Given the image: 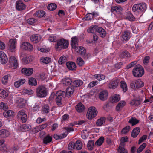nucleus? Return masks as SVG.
<instances>
[{
    "instance_id": "obj_1",
    "label": "nucleus",
    "mask_w": 153,
    "mask_h": 153,
    "mask_svg": "<svg viewBox=\"0 0 153 153\" xmlns=\"http://www.w3.org/2000/svg\"><path fill=\"white\" fill-rule=\"evenodd\" d=\"M36 95L39 98L45 97L48 94V91L46 87L44 85H40L36 90Z\"/></svg>"
},
{
    "instance_id": "obj_2",
    "label": "nucleus",
    "mask_w": 153,
    "mask_h": 153,
    "mask_svg": "<svg viewBox=\"0 0 153 153\" xmlns=\"http://www.w3.org/2000/svg\"><path fill=\"white\" fill-rule=\"evenodd\" d=\"M144 74L143 68L140 65H135L132 70L133 75L136 77H141Z\"/></svg>"
},
{
    "instance_id": "obj_3",
    "label": "nucleus",
    "mask_w": 153,
    "mask_h": 153,
    "mask_svg": "<svg viewBox=\"0 0 153 153\" xmlns=\"http://www.w3.org/2000/svg\"><path fill=\"white\" fill-rule=\"evenodd\" d=\"M146 8V4L144 3H141L134 4L132 7V10L133 12L141 13L142 12L145 11Z\"/></svg>"
},
{
    "instance_id": "obj_4",
    "label": "nucleus",
    "mask_w": 153,
    "mask_h": 153,
    "mask_svg": "<svg viewBox=\"0 0 153 153\" xmlns=\"http://www.w3.org/2000/svg\"><path fill=\"white\" fill-rule=\"evenodd\" d=\"M69 45L68 42L63 39H60L57 41L55 48L56 49L60 50L62 49L67 48Z\"/></svg>"
},
{
    "instance_id": "obj_5",
    "label": "nucleus",
    "mask_w": 153,
    "mask_h": 153,
    "mask_svg": "<svg viewBox=\"0 0 153 153\" xmlns=\"http://www.w3.org/2000/svg\"><path fill=\"white\" fill-rule=\"evenodd\" d=\"M144 85V83L140 79L134 80L131 82L130 84L131 88L134 90H137L143 86Z\"/></svg>"
},
{
    "instance_id": "obj_6",
    "label": "nucleus",
    "mask_w": 153,
    "mask_h": 153,
    "mask_svg": "<svg viewBox=\"0 0 153 153\" xmlns=\"http://www.w3.org/2000/svg\"><path fill=\"white\" fill-rule=\"evenodd\" d=\"M97 114L96 108L94 107H91L89 108L87 113V118L89 119H92L95 117Z\"/></svg>"
},
{
    "instance_id": "obj_7",
    "label": "nucleus",
    "mask_w": 153,
    "mask_h": 153,
    "mask_svg": "<svg viewBox=\"0 0 153 153\" xmlns=\"http://www.w3.org/2000/svg\"><path fill=\"white\" fill-rule=\"evenodd\" d=\"M20 48L24 50L31 51L33 49V45L27 42H22L20 45Z\"/></svg>"
},
{
    "instance_id": "obj_8",
    "label": "nucleus",
    "mask_w": 153,
    "mask_h": 153,
    "mask_svg": "<svg viewBox=\"0 0 153 153\" xmlns=\"http://www.w3.org/2000/svg\"><path fill=\"white\" fill-rule=\"evenodd\" d=\"M33 68H21V72L23 75L29 76L31 75L33 73Z\"/></svg>"
},
{
    "instance_id": "obj_9",
    "label": "nucleus",
    "mask_w": 153,
    "mask_h": 153,
    "mask_svg": "<svg viewBox=\"0 0 153 153\" xmlns=\"http://www.w3.org/2000/svg\"><path fill=\"white\" fill-rule=\"evenodd\" d=\"M16 43V39H13L12 40H10L8 44V48L11 52H13L15 51Z\"/></svg>"
},
{
    "instance_id": "obj_10",
    "label": "nucleus",
    "mask_w": 153,
    "mask_h": 153,
    "mask_svg": "<svg viewBox=\"0 0 153 153\" xmlns=\"http://www.w3.org/2000/svg\"><path fill=\"white\" fill-rule=\"evenodd\" d=\"M79 39L76 36L72 37L71 38V45L72 48L75 49L77 47Z\"/></svg>"
},
{
    "instance_id": "obj_11",
    "label": "nucleus",
    "mask_w": 153,
    "mask_h": 153,
    "mask_svg": "<svg viewBox=\"0 0 153 153\" xmlns=\"http://www.w3.org/2000/svg\"><path fill=\"white\" fill-rule=\"evenodd\" d=\"M119 82L118 79H113L109 83L108 87L110 88L114 89L118 86Z\"/></svg>"
},
{
    "instance_id": "obj_12",
    "label": "nucleus",
    "mask_w": 153,
    "mask_h": 153,
    "mask_svg": "<svg viewBox=\"0 0 153 153\" xmlns=\"http://www.w3.org/2000/svg\"><path fill=\"white\" fill-rule=\"evenodd\" d=\"M9 62L11 65H13L14 69L16 68L18 66L17 61L14 56H11L9 58Z\"/></svg>"
},
{
    "instance_id": "obj_13",
    "label": "nucleus",
    "mask_w": 153,
    "mask_h": 153,
    "mask_svg": "<svg viewBox=\"0 0 153 153\" xmlns=\"http://www.w3.org/2000/svg\"><path fill=\"white\" fill-rule=\"evenodd\" d=\"M131 33L128 30H127L124 32L122 35L123 41H127L128 40L131 36Z\"/></svg>"
},
{
    "instance_id": "obj_14",
    "label": "nucleus",
    "mask_w": 153,
    "mask_h": 153,
    "mask_svg": "<svg viewBox=\"0 0 153 153\" xmlns=\"http://www.w3.org/2000/svg\"><path fill=\"white\" fill-rule=\"evenodd\" d=\"M7 58L6 54L3 52H0V61L1 64L6 63L7 61Z\"/></svg>"
},
{
    "instance_id": "obj_15",
    "label": "nucleus",
    "mask_w": 153,
    "mask_h": 153,
    "mask_svg": "<svg viewBox=\"0 0 153 153\" xmlns=\"http://www.w3.org/2000/svg\"><path fill=\"white\" fill-rule=\"evenodd\" d=\"M74 85H71L68 87L66 89V95L68 97H70L73 94L74 90Z\"/></svg>"
},
{
    "instance_id": "obj_16",
    "label": "nucleus",
    "mask_w": 153,
    "mask_h": 153,
    "mask_svg": "<svg viewBox=\"0 0 153 153\" xmlns=\"http://www.w3.org/2000/svg\"><path fill=\"white\" fill-rule=\"evenodd\" d=\"M26 5H25L21 1H18L16 3V8L18 10H21L25 9Z\"/></svg>"
},
{
    "instance_id": "obj_17",
    "label": "nucleus",
    "mask_w": 153,
    "mask_h": 153,
    "mask_svg": "<svg viewBox=\"0 0 153 153\" xmlns=\"http://www.w3.org/2000/svg\"><path fill=\"white\" fill-rule=\"evenodd\" d=\"M41 37L39 35L37 34H34L32 35L30 37L31 41L34 43L38 42L41 39Z\"/></svg>"
},
{
    "instance_id": "obj_18",
    "label": "nucleus",
    "mask_w": 153,
    "mask_h": 153,
    "mask_svg": "<svg viewBox=\"0 0 153 153\" xmlns=\"http://www.w3.org/2000/svg\"><path fill=\"white\" fill-rule=\"evenodd\" d=\"M108 92L106 91H103L99 94V98L101 100L104 101L107 98Z\"/></svg>"
},
{
    "instance_id": "obj_19",
    "label": "nucleus",
    "mask_w": 153,
    "mask_h": 153,
    "mask_svg": "<svg viewBox=\"0 0 153 153\" xmlns=\"http://www.w3.org/2000/svg\"><path fill=\"white\" fill-rule=\"evenodd\" d=\"M67 67L70 70H75L76 68V65L75 63L73 62H67L66 63Z\"/></svg>"
},
{
    "instance_id": "obj_20",
    "label": "nucleus",
    "mask_w": 153,
    "mask_h": 153,
    "mask_svg": "<svg viewBox=\"0 0 153 153\" xmlns=\"http://www.w3.org/2000/svg\"><path fill=\"white\" fill-rule=\"evenodd\" d=\"M83 84V81L80 79H77L73 81L72 85H74V88L79 87L82 85Z\"/></svg>"
},
{
    "instance_id": "obj_21",
    "label": "nucleus",
    "mask_w": 153,
    "mask_h": 153,
    "mask_svg": "<svg viewBox=\"0 0 153 153\" xmlns=\"http://www.w3.org/2000/svg\"><path fill=\"white\" fill-rule=\"evenodd\" d=\"M17 101L18 103V106L19 107L22 108L25 106L26 103V101L23 98H19Z\"/></svg>"
},
{
    "instance_id": "obj_22",
    "label": "nucleus",
    "mask_w": 153,
    "mask_h": 153,
    "mask_svg": "<svg viewBox=\"0 0 153 153\" xmlns=\"http://www.w3.org/2000/svg\"><path fill=\"white\" fill-rule=\"evenodd\" d=\"M3 115L6 118H10L14 116V112L11 110H9L3 113Z\"/></svg>"
},
{
    "instance_id": "obj_23",
    "label": "nucleus",
    "mask_w": 153,
    "mask_h": 153,
    "mask_svg": "<svg viewBox=\"0 0 153 153\" xmlns=\"http://www.w3.org/2000/svg\"><path fill=\"white\" fill-rule=\"evenodd\" d=\"M8 131L5 129L0 130V137L1 138H6L9 135Z\"/></svg>"
},
{
    "instance_id": "obj_24",
    "label": "nucleus",
    "mask_w": 153,
    "mask_h": 153,
    "mask_svg": "<svg viewBox=\"0 0 153 153\" xmlns=\"http://www.w3.org/2000/svg\"><path fill=\"white\" fill-rule=\"evenodd\" d=\"M140 131L139 127H136L134 128L131 132V136L133 138L136 137L139 134Z\"/></svg>"
},
{
    "instance_id": "obj_25",
    "label": "nucleus",
    "mask_w": 153,
    "mask_h": 153,
    "mask_svg": "<svg viewBox=\"0 0 153 153\" xmlns=\"http://www.w3.org/2000/svg\"><path fill=\"white\" fill-rule=\"evenodd\" d=\"M123 9L120 6H112L111 9V11L112 12H115L119 13H120L122 11Z\"/></svg>"
},
{
    "instance_id": "obj_26",
    "label": "nucleus",
    "mask_w": 153,
    "mask_h": 153,
    "mask_svg": "<svg viewBox=\"0 0 153 153\" xmlns=\"http://www.w3.org/2000/svg\"><path fill=\"white\" fill-rule=\"evenodd\" d=\"M76 109L79 112H81L85 109L84 105L80 102L76 106Z\"/></svg>"
},
{
    "instance_id": "obj_27",
    "label": "nucleus",
    "mask_w": 153,
    "mask_h": 153,
    "mask_svg": "<svg viewBox=\"0 0 153 153\" xmlns=\"http://www.w3.org/2000/svg\"><path fill=\"white\" fill-rule=\"evenodd\" d=\"M97 32L99 33V35L102 38L105 37L106 35V32L102 28L98 27L97 28Z\"/></svg>"
},
{
    "instance_id": "obj_28",
    "label": "nucleus",
    "mask_w": 153,
    "mask_h": 153,
    "mask_svg": "<svg viewBox=\"0 0 153 153\" xmlns=\"http://www.w3.org/2000/svg\"><path fill=\"white\" fill-rule=\"evenodd\" d=\"M106 120L105 117H102L100 119H98L96 122V124L97 126H102L103 123H105Z\"/></svg>"
},
{
    "instance_id": "obj_29",
    "label": "nucleus",
    "mask_w": 153,
    "mask_h": 153,
    "mask_svg": "<svg viewBox=\"0 0 153 153\" xmlns=\"http://www.w3.org/2000/svg\"><path fill=\"white\" fill-rule=\"evenodd\" d=\"M31 128V126L29 124H25L20 127V129L22 131H28Z\"/></svg>"
},
{
    "instance_id": "obj_30",
    "label": "nucleus",
    "mask_w": 153,
    "mask_h": 153,
    "mask_svg": "<svg viewBox=\"0 0 153 153\" xmlns=\"http://www.w3.org/2000/svg\"><path fill=\"white\" fill-rule=\"evenodd\" d=\"M120 99V95L115 94L112 96L110 99L111 102L114 103L118 102Z\"/></svg>"
},
{
    "instance_id": "obj_31",
    "label": "nucleus",
    "mask_w": 153,
    "mask_h": 153,
    "mask_svg": "<svg viewBox=\"0 0 153 153\" xmlns=\"http://www.w3.org/2000/svg\"><path fill=\"white\" fill-rule=\"evenodd\" d=\"M126 18L131 21H134L135 20V18L130 11L127 12Z\"/></svg>"
},
{
    "instance_id": "obj_32",
    "label": "nucleus",
    "mask_w": 153,
    "mask_h": 153,
    "mask_svg": "<svg viewBox=\"0 0 153 153\" xmlns=\"http://www.w3.org/2000/svg\"><path fill=\"white\" fill-rule=\"evenodd\" d=\"M76 50L77 51V52H79L81 55H83L85 54V53L86 52L85 49L83 47L80 46H78L77 48H75Z\"/></svg>"
},
{
    "instance_id": "obj_33",
    "label": "nucleus",
    "mask_w": 153,
    "mask_h": 153,
    "mask_svg": "<svg viewBox=\"0 0 153 153\" xmlns=\"http://www.w3.org/2000/svg\"><path fill=\"white\" fill-rule=\"evenodd\" d=\"M97 25H94L92 26L89 27L87 30V31L88 33H94L96 31L97 32Z\"/></svg>"
},
{
    "instance_id": "obj_34",
    "label": "nucleus",
    "mask_w": 153,
    "mask_h": 153,
    "mask_svg": "<svg viewBox=\"0 0 153 153\" xmlns=\"http://www.w3.org/2000/svg\"><path fill=\"white\" fill-rule=\"evenodd\" d=\"M75 149L81 150L82 147V143L80 140H78L75 143Z\"/></svg>"
},
{
    "instance_id": "obj_35",
    "label": "nucleus",
    "mask_w": 153,
    "mask_h": 153,
    "mask_svg": "<svg viewBox=\"0 0 153 153\" xmlns=\"http://www.w3.org/2000/svg\"><path fill=\"white\" fill-rule=\"evenodd\" d=\"M72 81L69 78H65L63 80V83L64 85H72Z\"/></svg>"
},
{
    "instance_id": "obj_36",
    "label": "nucleus",
    "mask_w": 153,
    "mask_h": 153,
    "mask_svg": "<svg viewBox=\"0 0 153 153\" xmlns=\"http://www.w3.org/2000/svg\"><path fill=\"white\" fill-rule=\"evenodd\" d=\"M120 55L122 58H129L131 56L130 53L127 50H124L122 51Z\"/></svg>"
},
{
    "instance_id": "obj_37",
    "label": "nucleus",
    "mask_w": 153,
    "mask_h": 153,
    "mask_svg": "<svg viewBox=\"0 0 153 153\" xmlns=\"http://www.w3.org/2000/svg\"><path fill=\"white\" fill-rule=\"evenodd\" d=\"M125 102L123 101H121L118 103L116 107V110L118 111L121 110L125 106Z\"/></svg>"
},
{
    "instance_id": "obj_38",
    "label": "nucleus",
    "mask_w": 153,
    "mask_h": 153,
    "mask_svg": "<svg viewBox=\"0 0 153 153\" xmlns=\"http://www.w3.org/2000/svg\"><path fill=\"white\" fill-rule=\"evenodd\" d=\"M139 122V120L135 117H132L129 119L128 123L131 124L132 126H133L137 124Z\"/></svg>"
},
{
    "instance_id": "obj_39",
    "label": "nucleus",
    "mask_w": 153,
    "mask_h": 153,
    "mask_svg": "<svg viewBox=\"0 0 153 153\" xmlns=\"http://www.w3.org/2000/svg\"><path fill=\"white\" fill-rule=\"evenodd\" d=\"M45 12L43 10H39L36 12L34 14L35 16L38 17H42L45 16Z\"/></svg>"
},
{
    "instance_id": "obj_40",
    "label": "nucleus",
    "mask_w": 153,
    "mask_h": 153,
    "mask_svg": "<svg viewBox=\"0 0 153 153\" xmlns=\"http://www.w3.org/2000/svg\"><path fill=\"white\" fill-rule=\"evenodd\" d=\"M28 83L30 85L36 86L37 85V81L35 78L30 77L29 79Z\"/></svg>"
},
{
    "instance_id": "obj_41",
    "label": "nucleus",
    "mask_w": 153,
    "mask_h": 153,
    "mask_svg": "<svg viewBox=\"0 0 153 153\" xmlns=\"http://www.w3.org/2000/svg\"><path fill=\"white\" fill-rule=\"evenodd\" d=\"M120 85L124 92H125L127 91V85L125 82L121 81L120 83Z\"/></svg>"
},
{
    "instance_id": "obj_42",
    "label": "nucleus",
    "mask_w": 153,
    "mask_h": 153,
    "mask_svg": "<svg viewBox=\"0 0 153 153\" xmlns=\"http://www.w3.org/2000/svg\"><path fill=\"white\" fill-rule=\"evenodd\" d=\"M141 103V101L138 99H133L130 102V104L131 105H139Z\"/></svg>"
},
{
    "instance_id": "obj_43",
    "label": "nucleus",
    "mask_w": 153,
    "mask_h": 153,
    "mask_svg": "<svg viewBox=\"0 0 153 153\" xmlns=\"http://www.w3.org/2000/svg\"><path fill=\"white\" fill-rule=\"evenodd\" d=\"M56 8V4L54 3H51L49 4L47 7L48 9L51 11L54 10Z\"/></svg>"
},
{
    "instance_id": "obj_44",
    "label": "nucleus",
    "mask_w": 153,
    "mask_h": 153,
    "mask_svg": "<svg viewBox=\"0 0 153 153\" xmlns=\"http://www.w3.org/2000/svg\"><path fill=\"white\" fill-rule=\"evenodd\" d=\"M52 140V137L49 136H47L44 137L43 139V142L45 144H47L51 142Z\"/></svg>"
},
{
    "instance_id": "obj_45",
    "label": "nucleus",
    "mask_w": 153,
    "mask_h": 153,
    "mask_svg": "<svg viewBox=\"0 0 153 153\" xmlns=\"http://www.w3.org/2000/svg\"><path fill=\"white\" fill-rule=\"evenodd\" d=\"M40 60L41 62L46 64L51 61V59L49 57H42L40 59Z\"/></svg>"
},
{
    "instance_id": "obj_46",
    "label": "nucleus",
    "mask_w": 153,
    "mask_h": 153,
    "mask_svg": "<svg viewBox=\"0 0 153 153\" xmlns=\"http://www.w3.org/2000/svg\"><path fill=\"white\" fill-rule=\"evenodd\" d=\"M104 138L103 137L101 136L95 142V145L100 146L103 143Z\"/></svg>"
},
{
    "instance_id": "obj_47",
    "label": "nucleus",
    "mask_w": 153,
    "mask_h": 153,
    "mask_svg": "<svg viewBox=\"0 0 153 153\" xmlns=\"http://www.w3.org/2000/svg\"><path fill=\"white\" fill-rule=\"evenodd\" d=\"M130 129L131 127L130 126H127L122 130L121 133L123 134H125L130 130Z\"/></svg>"
},
{
    "instance_id": "obj_48",
    "label": "nucleus",
    "mask_w": 153,
    "mask_h": 153,
    "mask_svg": "<svg viewBox=\"0 0 153 153\" xmlns=\"http://www.w3.org/2000/svg\"><path fill=\"white\" fill-rule=\"evenodd\" d=\"M119 153H128V151L126 149L124 146H119L117 149Z\"/></svg>"
},
{
    "instance_id": "obj_49",
    "label": "nucleus",
    "mask_w": 153,
    "mask_h": 153,
    "mask_svg": "<svg viewBox=\"0 0 153 153\" xmlns=\"http://www.w3.org/2000/svg\"><path fill=\"white\" fill-rule=\"evenodd\" d=\"M76 63L79 66H82L85 64L84 61L81 57H78L77 59Z\"/></svg>"
},
{
    "instance_id": "obj_50",
    "label": "nucleus",
    "mask_w": 153,
    "mask_h": 153,
    "mask_svg": "<svg viewBox=\"0 0 153 153\" xmlns=\"http://www.w3.org/2000/svg\"><path fill=\"white\" fill-rule=\"evenodd\" d=\"M8 96V94L3 89H0V97L3 98H6Z\"/></svg>"
},
{
    "instance_id": "obj_51",
    "label": "nucleus",
    "mask_w": 153,
    "mask_h": 153,
    "mask_svg": "<svg viewBox=\"0 0 153 153\" xmlns=\"http://www.w3.org/2000/svg\"><path fill=\"white\" fill-rule=\"evenodd\" d=\"M94 77L99 81L104 80L105 78V76L103 75L95 74L94 75Z\"/></svg>"
},
{
    "instance_id": "obj_52",
    "label": "nucleus",
    "mask_w": 153,
    "mask_h": 153,
    "mask_svg": "<svg viewBox=\"0 0 153 153\" xmlns=\"http://www.w3.org/2000/svg\"><path fill=\"white\" fill-rule=\"evenodd\" d=\"M128 138L127 136L122 137L120 139V146H124V143L128 141Z\"/></svg>"
},
{
    "instance_id": "obj_53",
    "label": "nucleus",
    "mask_w": 153,
    "mask_h": 153,
    "mask_svg": "<svg viewBox=\"0 0 153 153\" xmlns=\"http://www.w3.org/2000/svg\"><path fill=\"white\" fill-rule=\"evenodd\" d=\"M94 141L93 140L89 141L87 144V147L89 150H92L94 145Z\"/></svg>"
},
{
    "instance_id": "obj_54",
    "label": "nucleus",
    "mask_w": 153,
    "mask_h": 153,
    "mask_svg": "<svg viewBox=\"0 0 153 153\" xmlns=\"http://www.w3.org/2000/svg\"><path fill=\"white\" fill-rule=\"evenodd\" d=\"M10 77L11 76L9 74H8L4 76L2 80V83L4 84H5L7 82L8 79L9 78H10Z\"/></svg>"
},
{
    "instance_id": "obj_55",
    "label": "nucleus",
    "mask_w": 153,
    "mask_h": 153,
    "mask_svg": "<svg viewBox=\"0 0 153 153\" xmlns=\"http://www.w3.org/2000/svg\"><path fill=\"white\" fill-rule=\"evenodd\" d=\"M146 144L145 143H143L141 145L139 148L137 149V153H140L145 148L146 146Z\"/></svg>"
},
{
    "instance_id": "obj_56",
    "label": "nucleus",
    "mask_w": 153,
    "mask_h": 153,
    "mask_svg": "<svg viewBox=\"0 0 153 153\" xmlns=\"http://www.w3.org/2000/svg\"><path fill=\"white\" fill-rule=\"evenodd\" d=\"M56 96H59L60 95L61 97H65L66 95V92H65V91H59L57 92L56 94Z\"/></svg>"
},
{
    "instance_id": "obj_57",
    "label": "nucleus",
    "mask_w": 153,
    "mask_h": 153,
    "mask_svg": "<svg viewBox=\"0 0 153 153\" xmlns=\"http://www.w3.org/2000/svg\"><path fill=\"white\" fill-rule=\"evenodd\" d=\"M56 96L57 97L56 98V101L57 105L59 106L61 105H62V97L60 95Z\"/></svg>"
},
{
    "instance_id": "obj_58",
    "label": "nucleus",
    "mask_w": 153,
    "mask_h": 153,
    "mask_svg": "<svg viewBox=\"0 0 153 153\" xmlns=\"http://www.w3.org/2000/svg\"><path fill=\"white\" fill-rule=\"evenodd\" d=\"M93 19L90 13H88L85 16L84 18H83V19L85 20L88 21L91 20Z\"/></svg>"
},
{
    "instance_id": "obj_59",
    "label": "nucleus",
    "mask_w": 153,
    "mask_h": 153,
    "mask_svg": "<svg viewBox=\"0 0 153 153\" xmlns=\"http://www.w3.org/2000/svg\"><path fill=\"white\" fill-rule=\"evenodd\" d=\"M0 109H3L6 111L7 109V105L6 103L1 102L0 103Z\"/></svg>"
},
{
    "instance_id": "obj_60",
    "label": "nucleus",
    "mask_w": 153,
    "mask_h": 153,
    "mask_svg": "<svg viewBox=\"0 0 153 153\" xmlns=\"http://www.w3.org/2000/svg\"><path fill=\"white\" fill-rule=\"evenodd\" d=\"M147 136L146 135H143L139 139L138 141V144H140L142 142H143L145 140H146L147 138Z\"/></svg>"
},
{
    "instance_id": "obj_61",
    "label": "nucleus",
    "mask_w": 153,
    "mask_h": 153,
    "mask_svg": "<svg viewBox=\"0 0 153 153\" xmlns=\"http://www.w3.org/2000/svg\"><path fill=\"white\" fill-rule=\"evenodd\" d=\"M43 111L46 113L49 112V107L48 105H44L43 107Z\"/></svg>"
},
{
    "instance_id": "obj_62",
    "label": "nucleus",
    "mask_w": 153,
    "mask_h": 153,
    "mask_svg": "<svg viewBox=\"0 0 153 153\" xmlns=\"http://www.w3.org/2000/svg\"><path fill=\"white\" fill-rule=\"evenodd\" d=\"M26 114L25 113V110L22 109L19 111L18 113L17 116L18 117V118H19L21 117H22L23 115H24V114Z\"/></svg>"
},
{
    "instance_id": "obj_63",
    "label": "nucleus",
    "mask_w": 153,
    "mask_h": 153,
    "mask_svg": "<svg viewBox=\"0 0 153 153\" xmlns=\"http://www.w3.org/2000/svg\"><path fill=\"white\" fill-rule=\"evenodd\" d=\"M75 143L71 142L68 146V149L71 150L73 149H75Z\"/></svg>"
},
{
    "instance_id": "obj_64",
    "label": "nucleus",
    "mask_w": 153,
    "mask_h": 153,
    "mask_svg": "<svg viewBox=\"0 0 153 153\" xmlns=\"http://www.w3.org/2000/svg\"><path fill=\"white\" fill-rule=\"evenodd\" d=\"M36 21V20L34 18H30L27 20V22L30 25H32Z\"/></svg>"
}]
</instances>
